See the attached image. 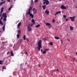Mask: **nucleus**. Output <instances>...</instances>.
Wrapping results in <instances>:
<instances>
[{"label": "nucleus", "mask_w": 77, "mask_h": 77, "mask_svg": "<svg viewBox=\"0 0 77 77\" xmlns=\"http://www.w3.org/2000/svg\"><path fill=\"white\" fill-rule=\"evenodd\" d=\"M61 13V11H59L57 12L55 14V15L56 16V15H57V14H60Z\"/></svg>", "instance_id": "nucleus-8"}, {"label": "nucleus", "mask_w": 77, "mask_h": 77, "mask_svg": "<svg viewBox=\"0 0 77 77\" xmlns=\"http://www.w3.org/2000/svg\"><path fill=\"white\" fill-rule=\"evenodd\" d=\"M38 0H35V1L34 2H38Z\"/></svg>", "instance_id": "nucleus-43"}, {"label": "nucleus", "mask_w": 77, "mask_h": 77, "mask_svg": "<svg viewBox=\"0 0 77 77\" xmlns=\"http://www.w3.org/2000/svg\"><path fill=\"white\" fill-rule=\"evenodd\" d=\"M32 23H33V24H35V21L33 19H32L31 20Z\"/></svg>", "instance_id": "nucleus-18"}, {"label": "nucleus", "mask_w": 77, "mask_h": 77, "mask_svg": "<svg viewBox=\"0 0 77 77\" xmlns=\"http://www.w3.org/2000/svg\"><path fill=\"white\" fill-rule=\"evenodd\" d=\"M66 16L65 15H63V18H66Z\"/></svg>", "instance_id": "nucleus-33"}, {"label": "nucleus", "mask_w": 77, "mask_h": 77, "mask_svg": "<svg viewBox=\"0 0 77 77\" xmlns=\"http://www.w3.org/2000/svg\"><path fill=\"white\" fill-rule=\"evenodd\" d=\"M16 0H14V1L15 2V1Z\"/></svg>", "instance_id": "nucleus-64"}, {"label": "nucleus", "mask_w": 77, "mask_h": 77, "mask_svg": "<svg viewBox=\"0 0 77 77\" xmlns=\"http://www.w3.org/2000/svg\"><path fill=\"white\" fill-rule=\"evenodd\" d=\"M4 21H6V18H7V17H4Z\"/></svg>", "instance_id": "nucleus-25"}, {"label": "nucleus", "mask_w": 77, "mask_h": 77, "mask_svg": "<svg viewBox=\"0 0 77 77\" xmlns=\"http://www.w3.org/2000/svg\"><path fill=\"white\" fill-rule=\"evenodd\" d=\"M12 7H13V6L12 5L11 6V7L8 9L9 11H10L11 9V8H12Z\"/></svg>", "instance_id": "nucleus-19"}, {"label": "nucleus", "mask_w": 77, "mask_h": 77, "mask_svg": "<svg viewBox=\"0 0 77 77\" xmlns=\"http://www.w3.org/2000/svg\"><path fill=\"white\" fill-rule=\"evenodd\" d=\"M42 43V40H40L38 42V47H37V49L39 51L41 50V48H42V46L41 45Z\"/></svg>", "instance_id": "nucleus-1"}, {"label": "nucleus", "mask_w": 77, "mask_h": 77, "mask_svg": "<svg viewBox=\"0 0 77 77\" xmlns=\"http://www.w3.org/2000/svg\"><path fill=\"white\" fill-rule=\"evenodd\" d=\"M2 44H4V43H5L4 42H2Z\"/></svg>", "instance_id": "nucleus-59"}, {"label": "nucleus", "mask_w": 77, "mask_h": 77, "mask_svg": "<svg viewBox=\"0 0 77 77\" xmlns=\"http://www.w3.org/2000/svg\"><path fill=\"white\" fill-rule=\"evenodd\" d=\"M0 19H1V20H2V19H3V17H1Z\"/></svg>", "instance_id": "nucleus-48"}, {"label": "nucleus", "mask_w": 77, "mask_h": 77, "mask_svg": "<svg viewBox=\"0 0 77 77\" xmlns=\"http://www.w3.org/2000/svg\"><path fill=\"white\" fill-rule=\"evenodd\" d=\"M73 29H74V28H73V27H72V26H70V30H73Z\"/></svg>", "instance_id": "nucleus-22"}, {"label": "nucleus", "mask_w": 77, "mask_h": 77, "mask_svg": "<svg viewBox=\"0 0 77 77\" xmlns=\"http://www.w3.org/2000/svg\"><path fill=\"white\" fill-rule=\"evenodd\" d=\"M69 18L70 19H71V20L72 21H74V19H75V17H69Z\"/></svg>", "instance_id": "nucleus-5"}, {"label": "nucleus", "mask_w": 77, "mask_h": 77, "mask_svg": "<svg viewBox=\"0 0 77 77\" xmlns=\"http://www.w3.org/2000/svg\"><path fill=\"white\" fill-rule=\"evenodd\" d=\"M27 29L28 32H30L32 30V28H29V27H28Z\"/></svg>", "instance_id": "nucleus-12"}, {"label": "nucleus", "mask_w": 77, "mask_h": 77, "mask_svg": "<svg viewBox=\"0 0 77 77\" xmlns=\"http://www.w3.org/2000/svg\"><path fill=\"white\" fill-rule=\"evenodd\" d=\"M3 9H4V8H3V7H2L1 8V12L0 13V17H1L2 15V12H3Z\"/></svg>", "instance_id": "nucleus-4"}, {"label": "nucleus", "mask_w": 77, "mask_h": 77, "mask_svg": "<svg viewBox=\"0 0 77 77\" xmlns=\"http://www.w3.org/2000/svg\"><path fill=\"white\" fill-rule=\"evenodd\" d=\"M66 21H68V19H67L65 20Z\"/></svg>", "instance_id": "nucleus-53"}, {"label": "nucleus", "mask_w": 77, "mask_h": 77, "mask_svg": "<svg viewBox=\"0 0 77 77\" xmlns=\"http://www.w3.org/2000/svg\"><path fill=\"white\" fill-rule=\"evenodd\" d=\"M67 40H68V41H69V42L70 41V39H68V38H67Z\"/></svg>", "instance_id": "nucleus-46"}, {"label": "nucleus", "mask_w": 77, "mask_h": 77, "mask_svg": "<svg viewBox=\"0 0 77 77\" xmlns=\"http://www.w3.org/2000/svg\"><path fill=\"white\" fill-rule=\"evenodd\" d=\"M23 39L24 40H26V35H24L23 36Z\"/></svg>", "instance_id": "nucleus-27"}, {"label": "nucleus", "mask_w": 77, "mask_h": 77, "mask_svg": "<svg viewBox=\"0 0 77 77\" xmlns=\"http://www.w3.org/2000/svg\"><path fill=\"white\" fill-rule=\"evenodd\" d=\"M21 25V23L20 22L17 25V29H19V27Z\"/></svg>", "instance_id": "nucleus-7"}, {"label": "nucleus", "mask_w": 77, "mask_h": 77, "mask_svg": "<svg viewBox=\"0 0 77 77\" xmlns=\"http://www.w3.org/2000/svg\"><path fill=\"white\" fill-rule=\"evenodd\" d=\"M61 43H62V40H61Z\"/></svg>", "instance_id": "nucleus-55"}, {"label": "nucleus", "mask_w": 77, "mask_h": 77, "mask_svg": "<svg viewBox=\"0 0 77 77\" xmlns=\"http://www.w3.org/2000/svg\"><path fill=\"white\" fill-rule=\"evenodd\" d=\"M45 51H48V50H49V49H45Z\"/></svg>", "instance_id": "nucleus-41"}, {"label": "nucleus", "mask_w": 77, "mask_h": 77, "mask_svg": "<svg viewBox=\"0 0 77 77\" xmlns=\"http://www.w3.org/2000/svg\"><path fill=\"white\" fill-rule=\"evenodd\" d=\"M10 53L11 56H14V53H13V51H11Z\"/></svg>", "instance_id": "nucleus-10"}, {"label": "nucleus", "mask_w": 77, "mask_h": 77, "mask_svg": "<svg viewBox=\"0 0 77 77\" xmlns=\"http://www.w3.org/2000/svg\"><path fill=\"white\" fill-rule=\"evenodd\" d=\"M3 5L2 2L0 3V5Z\"/></svg>", "instance_id": "nucleus-52"}, {"label": "nucleus", "mask_w": 77, "mask_h": 77, "mask_svg": "<svg viewBox=\"0 0 77 77\" xmlns=\"http://www.w3.org/2000/svg\"><path fill=\"white\" fill-rule=\"evenodd\" d=\"M60 8L61 9H66V7L64 6V5H62L60 7Z\"/></svg>", "instance_id": "nucleus-2"}, {"label": "nucleus", "mask_w": 77, "mask_h": 77, "mask_svg": "<svg viewBox=\"0 0 77 77\" xmlns=\"http://www.w3.org/2000/svg\"><path fill=\"white\" fill-rule=\"evenodd\" d=\"M57 71H59V70L58 69H57Z\"/></svg>", "instance_id": "nucleus-57"}, {"label": "nucleus", "mask_w": 77, "mask_h": 77, "mask_svg": "<svg viewBox=\"0 0 77 77\" xmlns=\"http://www.w3.org/2000/svg\"><path fill=\"white\" fill-rule=\"evenodd\" d=\"M3 16L4 17H7V16H6V13H4L3 14Z\"/></svg>", "instance_id": "nucleus-13"}, {"label": "nucleus", "mask_w": 77, "mask_h": 77, "mask_svg": "<svg viewBox=\"0 0 77 77\" xmlns=\"http://www.w3.org/2000/svg\"><path fill=\"white\" fill-rule=\"evenodd\" d=\"M47 53V51H43V52H42V53L43 54H45V53Z\"/></svg>", "instance_id": "nucleus-21"}, {"label": "nucleus", "mask_w": 77, "mask_h": 77, "mask_svg": "<svg viewBox=\"0 0 77 77\" xmlns=\"http://www.w3.org/2000/svg\"><path fill=\"white\" fill-rule=\"evenodd\" d=\"M5 25H4L3 27H2V29H3V31H5Z\"/></svg>", "instance_id": "nucleus-16"}, {"label": "nucleus", "mask_w": 77, "mask_h": 77, "mask_svg": "<svg viewBox=\"0 0 77 77\" xmlns=\"http://www.w3.org/2000/svg\"><path fill=\"white\" fill-rule=\"evenodd\" d=\"M25 54H27V53L26 52H25Z\"/></svg>", "instance_id": "nucleus-50"}, {"label": "nucleus", "mask_w": 77, "mask_h": 77, "mask_svg": "<svg viewBox=\"0 0 77 77\" xmlns=\"http://www.w3.org/2000/svg\"><path fill=\"white\" fill-rule=\"evenodd\" d=\"M3 62H4V61L2 60H0V65H3Z\"/></svg>", "instance_id": "nucleus-17"}, {"label": "nucleus", "mask_w": 77, "mask_h": 77, "mask_svg": "<svg viewBox=\"0 0 77 77\" xmlns=\"http://www.w3.org/2000/svg\"><path fill=\"white\" fill-rule=\"evenodd\" d=\"M75 0H73V2H75Z\"/></svg>", "instance_id": "nucleus-58"}, {"label": "nucleus", "mask_w": 77, "mask_h": 77, "mask_svg": "<svg viewBox=\"0 0 77 77\" xmlns=\"http://www.w3.org/2000/svg\"><path fill=\"white\" fill-rule=\"evenodd\" d=\"M27 26H28V27L30 28V27H31V26H30V24H29V25H27Z\"/></svg>", "instance_id": "nucleus-28"}, {"label": "nucleus", "mask_w": 77, "mask_h": 77, "mask_svg": "<svg viewBox=\"0 0 77 77\" xmlns=\"http://www.w3.org/2000/svg\"><path fill=\"white\" fill-rule=\"evenodd\" d=\"M49 45H53V44L52 42H50V43H49Z\"/></svg>", "instance_id": "nucleus-26"}, {"label": "nucleus", "mask_w": 77, "mask_h": 77, "mask_svg": "<svg viewBox=\"0 0 77 77\" xmlns=\"http://www.w3.org/2000/svg\"><path fill=\"white\" fill-rule=\"evenodd\" d=\"M31 9H32V7H31L30 8V9H29V11H30H30H31Z\"/></svg>", "instance_id": "nucleus-29"}, {"label": "nucleus", "mask_w": 77, "mask_h": 77, "mask_svg": "<svg viewBox=\"0 0 77 77\" xmlns=\"http://www.w3.org/2000/svg\"><path fill=\"white\" fill-rule=\"evenodd\" d=\"M49 3H50V2L48 0H46V5H49Z\"/></svg>", "instance_id": "nucleus-9"}, {"label": "nucleus", "mask_w": 77, "mask_h": 77, "mask_svg": "<svg viewBox=\"0 0 77 77\" xmlns=\"http://www.w3.org/2000/svg\"><path fill=\"white\" fill-rule=\"evenodd\" d=\"M18 33H21V32L20 30L17 31Z\"/></svg>", "instance_id": "nucleus-39"}, {"label": "nucleus", "mask_w": 77, "mask_h": 77, "mask_svg": "<svg viewBox=\"0 0 77 77\" xmlns=\"http://www.w3.org/2000/svg\"><path fill=\"white\" fill-rule=\"evenodd\" d=\"M17 38H19L20 35L17 34Z\"/></svg>", "instance_id": "nucleus-31"}, {"label": "nucleus", "mask_w": 77, "mask_h": 77, "mask_svg": "<svg viewBox=\"0 0 77 77\" xmlns=\"http://www.w3.org/2000/svg\"><path fill=\"white\" fill-rule=\"evenodd\" d=\"M38 66H39V67H40V66H40V65H38Z\"/></svg>", "instance_id": "nucleus-56"}, {"label": "nucleus", "mask_w": 77, "mask_h": 77, "mask_svg": "<svg viewBox=\"0 0 77 77\" xmlns=\"http://www.w3.org/2000/svg\"><path fill=\"white\" fill-rule=\"evenodd\" d=\"M35 10V8H34L33 10H32V11H34Z\"/></svg>", "instance_id": "nucleus-47"}, {"label": "nucleus", "mask_w": 77, "mask_h": 77, "mask_svg": "<svg viewBox=\"0 0 77 77\" xmlns=\"http://www.w3.org/2000/svg\"><path fill=\"white\" fill-rule=\"evenodd\" d=\"M2 1H4V0H2Z\"/></svg>", "instance_id": "nucleus-63"}, {"label": "nucleus", "mask_w": 77, "mask_h": 77, "mask_svg": "<svg viewBox=\"0 0 77 77\" xmlns=\"http://www.w3.org/2000/svg\"><path fill=\"white\" fill-rule=\"evenodd\" d=\"M8 2H11V0H7Z\"/></svg>", "instance_id": "nucleus-45"}, {"label": "nucleus", "mask_w": 77, "mask_h": 77, "mask_svg": "<svg viewBox=\"0 0 77 77\" xmlns=\"http://www.w3.org/2000/svg\"><path fill=\"white\" fill-rule=\"evenodd\" d=\"M34 24L33 23H31L30 25V26H31V27H32V26H33V25Z\"/></svg>", "instance_id": "nucleus-34"}, {"label": "nucleus", "mask_w": 77, "mask_h": 77, "mask_svg": "<svg viewBox=\"0 0 77 77\" xmlns=\"http://www.w3.org/2000/svg\"><path fill=\"white\" fill-rule=\"evenodd\" d=\"M52 21L53 23H54V22H55V20H53Z\"/></svg>", "instance_id": "nucleus-44"}, {"label": "nucleus", "mask_w": 77, "mask_h": 77, "mask_svg": "<svg viewBox=\"0 0 77 77\" xmlns=\"http://www.w3.org/2000/svg\"><path fill=\"white\" fill-rule=\"evenodd\" d=\"M38 0H35V1L34 2H38Z\"/></svg>", "instance_id": "nucleus-42"}, {"label": "nucleus", "mask_w": 77, "mask_h": 77, "mask_svg": "<svg viewBox=\"0 0 77 77\" xmlns=\"http://www.w3.org/2000/svg\"><path fill=\"white\" fill-rule=\"evenodd\" d=\"M45 3H46V0H45V2H43V5H45Z\"/></svg>", "instance_id": "nucleus-38"}, {"label": "nucleus", "mask_w": 77, "mask_h": 77, "mask_svg": "<svg viewBox=\"0 0 77 77\" xmlns=\"http://www.w3.org/2000/svg\"><path fill=\"white\" fill-rule=\"evenodd\" d=\"M40 24H38L37 25H36L35 26V27L36 28H38V27H40Z\"/></svg>", "instance_id": "nucleus-15"}, {"label": "nucleus", "mask_w": 77, "mask_h": 77, "mask_svg": "<svg viewBox=\"0 0 77 77\" xmlns=\"http://www.w3.org/2000/svg\"><path fill=\"white\" fill-rule=\"evenodd\" d=\"M72 60H73L74 61V60H75V57H74L72 58Z\"/></svg>", "instance_id": "nucleus-35"}, {"label": "nucleus", "mask_w": 77, "mask_h": 77, "mask_svg": "<svg viewBox=\"0 0 77 77\" xmlns=\"http://www.w3.org/2000/svg\"><path fill=\"white\" fill-rule=\"evenodd\" d=\"M31 2H32L31 3V5L33 4V0H31Z\"/></svg>", "instance_id": "nucleus-37"}, {"label": "nucleus", "mask_w": 77, "mask_h": 77, "mask_svg": "<svg viewBox=\"0 0 77 77\" xmlns=\"http://www.w3.org/2000/svg\"><path fill=\"white\" fill-rule=\"evenodd\" d=\"M29 16H30V17H31L32 18H33V17H34L32 13L30 14Z\"/></svg>", "instance_id": "nucleus-14"}, {"label": "nucleus", "mask_w": 77, "mask_h": 77, "mask_svg": "<svg viewBox=\"0 0 77 77\" xmlns=\"http://www.w3.org/2000/svg\"><path fill=\"white\" fill-rule=\"evenodd\" d=\"M45 24L46 25V26H48L49 28H50V27H51V24L50 23L47 22Z\"/></svg>", "instance_id": "nucleus-3"}, {"label": "nucleus", "mask_w": 77, "mask_h": 77, "mask_svg": "<svg viewBox=\"0 0 77 77\" xmlns=\"http://www.w3.org/2000/svg\"><path fill=\"white\" fill-rule=\"evenodd\" d=\"M42 7L43 8V10H45V9H46V5H43L42 6Z\"/></svg>", "instance_id": "nucleus-11"}, {"label": "nucleus", "mask_w": 77, "mask_h": 77, "mask_svg": "<svg viewBox=\"0 0 77 77\" xmlns=\"http://www.w3.org/2000/svg\"><path fill=\"white\" fill-rule=\"evenodd\" d=\"M43 40H44L45 41H47V39L46 38H44L43 39Z\"/></svg>", "instance_id": "nucleus-40"}, {"label": "nucleus", "mask_w": 77, "mask_h": 77, "mask_svg": "<svg viewBox=\"0 0 77 77\" xmlns=\"http://www.w3.org/2000/svg\"><path fill=\"white\" fill-rule=\"evenodd\" d=\"M2 69H6V68H5V66H2Z\"/></svg>", "instance_id": "nucleus-30"}, {"label": "nucleus", "mask_w": 77, "mask_h": 77, "mask_svg": "<svg viewBox=\"0 0 77 77\" xmlns=\"http://www.w3.org/2000/svg\"><path fill=\"white\" fill-rule=\"evenodd\" d=\"M41 52H42V51H43L42 49H41Z\"/></svg>", "instance_id": "nucleus-54"}, {"label": "nucleus", "mask_w": 77, "mask_h": 77, "mask_svg": "<svg viewBox=\"0 0 77 77\" xmlns=\"http://www.w3.org/2000/svg\"><path fill=\"white\" fill-rule=\"evenodd\" d=\"M67 36H68V34H67Z\"/></svg>", "instance_id": "nucleus-61"}, {"label": "nucleus", "mask_w": 77, "mask_h": 77, "mask_svg": "<svg viewBox=\"0 0 77 77\" xmlns=\"http://www.w3.org/2000/svg\"><path fill=\"white\" fill-rule=\"evenodd\" d=\"M45 14H47V15H48V14H50V12L48 10H45Z\"/></svg>", "instance_id": "nucleus-6"}, {"label": "nucleus", "mask_w": 77, "mask_h": 77, "mask_svg": "<svg viewBox=\"0 0 77 77\" xmlns=\"http://www.w3.org/2000/svg\"><path fill=\"white\" fill-rule=\"evenodd\" d=\"M10 52H9V51H8L7 53V54H9Z\"/></svg>", "instance_id": "nucleus-49"}, {"label": "nucleus", "mask_w": 77, "mask_h": 77, "mask_svg": "<svg viewBox=\"0 0 77 77\" xmlns=\"http://www.w3.org/2000/svg\"><path fill=\"white\" fill-rule=\"evenodd\" d=\"M32 13H30V11H28V12H27V15H30V14H31Z\"/></svg>", "instance_id": "nucleus-23"}, {"label": "nucleus", "mask_w": 77, "mask_h": 77, "mask_svg": "<svg viewBox=\"0 0 77 77\" xmlns=\"http://www.w3.org/2000/svg\"><path fill=\"white\" fill-rule=\"evenodd\" d=\"M5 1H4V2H1L2 3V4H3L4 3H5Z\"/></svg>", "instance_id": "nucleus-36"}, {"label": "nucleus", "mask_w": 77, "mask_h": 77, "mask_svg": "<svg viewBox=\"0 0 77 77\" xmlns=\"http://www.w3.org/2000/svg\"><path fill=\"white\" fill-rule=\"evenodd\" d=\"M65 57L66 58H67V57L66 56H65Z\"/></svg>", "instance_id": "nucleus-60"}, {"label": "nucleus", "mask_w": 77, "mask_h": 77, "mask_svg": "<svg viewBox=\"0 0 77 77\" xmlns=\"http://www.w3.org/2000/svg\"><path fill=\"white\" fill-rule=\"evenodd\" d=\"M54 38L56 39H59V37H55Z\"/></svg>", "instance_id": "nucleus-24"}, {"label": "nucleus", "mask_w": 77, "mask_h": 77, "mask_svg": "<svg viewBox=\"0 0 77 77\" xmlns=\"http://www.w3.org/2000/svg\"><path fill=\"white\" fill-rule=\"evenodd\" d=\"M0 24H1V25H3V22H2V20L0 19Z\"/></svg>", "instance_id": "nucleus-20"}, {"label": "nucleus", "mask_w": 77, "mask_h": 77, "mask_svg": "<svg viewBox=\"0 0 77 77\" xmlns=\"http://www.w3.org/2000/svg\"><path fill=\"white\" fill-rule=\"evenodd\" d=\"M26 39V40H27V41H28V42H29V39H28V38H27Z\"/></svg>", "instance_id": "nucleus-51"}, {"label": "nucleus", "mask_w": 77, "mask_h": 77, "mask_svg": "<svg viewBox=\"0 0 77 77\" xmlns=\"http://www.w3.org/2000/svg\"><path fill=\"white\" fill-rule=\"evenodd\" d=\"M37 11V10L35 9V11L34 12V14H36Z\"/></svg>", "instance_id": "nucleus-32"}, {"label": "nucleus", "mask_w": 77, "mask_h": 77, "mask_svg": "<svg viewBox=\"0 0 77 77\" xmlns=\"http://www.w3.org/2000/svg\"><path fill=\"white\" fill-rule=\"evenodd\" d=\"M60 0V2H61V1H62L61 0Z\"/></svg>", "instance_id": "nucleus-62"}]
</instances>
